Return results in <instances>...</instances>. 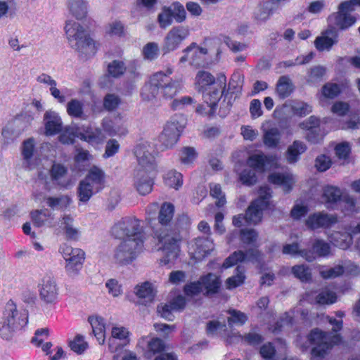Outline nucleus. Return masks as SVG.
Instances as JSON below:
<instances>
[{
	"mask_svg": "<svg viewBox=\"0 0 360 360\" xmlns=\"http://www.w3.org/2000/svg\"><path fill=\"white\" fill-rule=\"evenodd\" d=\"M134 154L138 161L134 172V185L138 192L144 195L152 191L156 172L154 145L148 141L141 142L136 146Z\"/></svg>",
	"mask_w": 360,
	"mask_h": 360,
	"instance_id": "f257e3e1",
	"label": "nucleus"
},
{
	"mask_svg": "<svg viewBox=\"0 0 360 360\" xmlns=\"http://www.w3.org/2000/svg\"><path fill=\"white\" fill-rule=\"evenodd\" d=\"M173 69L168 68L166 72L160 71L152 75L148 83L141 89V97L143 100L151 101L160 96L165 98H172L181 89L178 81L169 77Z\"/></svg>",
	"mask_w": 360,
	"mask_h": 360,
	"instance_id": "f03ea898",
	"label": "nucleus"
},
{
	"mask_svg": "<svg viewBox=\"0 0 360 360\" xmlns=\"http://www.w3.org/2000/svg\"><path fill=\"white\" fill-rule=\"evenodd\" d=\"M69 46L81 56H94L98 44L90 36L88 27L74 20H68L64 27Z\"/></svg>",
	"mask_w": 360,
	"mask_h": 360,
	"instance_id": "7ed1b4c3",
	"label": "nucleus"
},
{
	"mask_svg": "<svg viewBox=\"0 0 360 360\" xmlns=\"http://www.w3.org/2000/svg\"><path fill=\"white\" fill-rule=\"evenodd\" d=\"M328 319L333 326V332L326 333L314 328L308 335L309 342L315 345L311 351V360H323L332 347L341 342L340 335L336 333L342 329V321L330 317Z\"/></svg>",
	"mask_w": 360,
	"mask_h": 360,
	"instance_id": "20e7f679",
	"label": "nucleus"
},
{
	"mask_svg": "<svg viewBox=\"0 0 360 360\" xmlns=\"http://www.w3.org/2000/svg\"><path fill=\"white\" fill-rule=\"evenodd\" d=\"M28 322V314L25 310H19L16 304L8 301L4 309L0 327V335L6 340H11L13 335Z\"/></svg>",
	"mask_w": 360,
	"mask_h": 360,
	"instance_id": "39448f33",
	"label": "nucleus"
},
{
	"mask_svg": "<svg viewBox=\"0 0 360 360\" xmlns=\"http://www.w3.org/2000/svg\"><path fill=\"white\" fill-rule=\"evenodd\" d=\"M271 193L270 188L266 186H262L259 190V197L248 207L245 215L239 214L233 218V224L235 226L240 227L245 221L248 224H256L261 221L263 211L271 205L270 199Z\"/></svg>",
	"mask_w": 360,
	"mask_h": 360,
	"instance_id": "423d86ee",
	"label": "nucleus"
},
{
	"mask_svg": "<svg viewBox=\"0 0 360 360\" xmlns=\"http://www.w3.org/2000/svg\"><path fill=\"white\" fill-rule=\"evenodd\" d=\"M105 183V174L104 171L96 165L91 167L85 178L79 182L77 188L79 201L88 202L94 194L104 188Z\"/></svg>",
	"mask_w": 360,
	"mask_h": 360,
	"instance_id": "0eeeda50",
	"label": "nucleus"
},
{
	"mask_svg": "<svg viewBox=\"0 0 360 360\" xmlns=\"http://www.w3.org/2000/svg\"><path fill=\"white\" fill-rule=\"evenodd\" d=\"M112 235L124 240H143L141 221L134 216L122 217L112 228Z\"/></svg>",
	"mask_w": 360,
	"mask_h": 360,
	"instance_id": "6e6552de",
	"label": "nucleus"
},
{
	"mask_svg": "<svg viewBox=\"0 0 360 360\" xmlns=\"http://www.w3.org/2000/svg\"><path fill=\"white\" fill-rule=\"evenodd\" d=\"M155 236L158 238L161 244L160 248L162 252V257L160 262L163 264H169L174 263L178 258L180 253V243L181 237L179 233L169 232L167 233H159L158 231L155 232Z\"/></svg>",
	"mask_w": 360,
	"mask_h": 360,
	"instance_id": "1a4fd4ad",
	"label": "nucleus"
},
{
	"mask_svg": "<svg viewBox=\"0 0 360 360\" xmlns=\"http://www.w3.org/2000/svg\"><path fill=\"white\" fill-rule=\"evenodd\" d=\"M186 124L183 115H175L167 122L159 136L164 149L172 148L178 141Z\"/></svg>",
	"mask_w": 360,
	"mask_h": 360,
	"instance_id": "9d476101",
	"label": "nucleus"
},
{
	"mask_svg": "<svg viewBox=\"0 0 360 360\" xmlns=\"http://www.w3.org/2000/svg\"><path fill=\"white\" fill-rule=\"evenodd\" d=\"M217 85L219 89L214 88L212 91L204 93L202 98L207 105H198L195 112L200 115L212 116L214 114L217 103L221 98L226 86V77L224 74H220Z\"/></svg>",
	"mask_w": 360,
	"mask_h": 360,
	"instance_id": "9b49d317",
	"label": "nucleus"
},
{
	"mask_svg": "<svg viewBox=\"0 0 360 360\" xmlns=\"http://www.w3.org/2000/svg\"><path fill=\"white\" fill-rule=\"evenodd\" d=\"M60 252L65 260V269L70 277H75L81 271L84 261V252L79 248L63 244L60 248Z\"/></svg>",
	"mask_w": 360,
	"mask_h": 360,
	"instance_id": "f8f14e48",
	"label": "nucleus"
},
{
	"mask_svg": "<svg viewBox=\"0 0 360 360\" xmlns=\"http://www.w3.org/2000/svg\"><path fill=\"white\" fill-rule=\"evenodd\" d=\"M143 240H123L116 248L115 259L120 264L131 263L141 252Z\"/></svg>",
	"mask_w": 360,
	"mask_h": 360,
	"instance_id": "ddd939ff",
	"label": "nucleus"
},
{
	"mask_svg": "<svg viewBox=\"0 0 360 360\" xmlns=\"http://www.w3.org/2000/svg\"><path fill=\"white\" fill-rule=\"evenodd\" d=\"M323 198L328 207L340 203L341 207L347 212H353L355 210V200L349 195H342L340 188L333 186H327L323 189Z\"/></svg>",
	"mask_w": 360,
	"mask_h": 360,
	"instance_id": "4468645a",
	"label": "nucleus"
},
{
	"mask_svg": "<svg viewBox=\"0 0 360 360\" xmlns=\"http://www.w3.org/2000/svg\"><path fill=\"white\" fill-rule=\"evenodd\" d=\"M189 35L190 30L188 27L182 25L173 27L164 38L162 51L165 54L178 49Z\"/></svg>",
	"mask_w": 360,
	"mask_h": 360,
	"instance_id": "2eb2a0df",
	"label": "nucleus"
},
{
	"mask_svg": "<svg viewBox=\"0 0 360 360\" xmlns=\"http://www.w3.org/2000/svg\"><path fill=\"white\" fill-rule=\"evenodd\" d=\"M214 250V244L210 237H198L188 243V253L191 258L200 261Z\"/></svg>",
	"mask_w": 360,
	"mask_h": 360,
	"instance_id": "dca6fc26",
	"label": "nucleus"
},
{
	"mask_svg": "<svg viewBox=\"0 0 360 360\" xmlns=\"http://www.w3.org/2000/svg\"><path fill=\"white\" fill-rule=\"evenodd\" d=\"M41 300L46 304L55 303L58 300V288L55 280L49 276L44 277L38 284Z\"/></svg>",
	"mask_w": 360,
	"mask_h": 360,
	"instance_id": "f3484780",
	"label": "nucleus"
},
{
	"mask_svg": "<svg viewBox=\"0 0 360 360\" xmlns=\"http://www.w3.org/2000/svg\"><path fill=\"white\" fill-rule=\"evenodd\" d=\"M22 165L27 170H33L37 167L39 158L35 154V141L30 138L23 141L21 146Z\"/></svg>",
	"mask_w": 360,
	"mask_h": 360,
	"instance_id": "a211bd4d",
	"label": "nucleus"
},
{
	"mask_svg": "<svg viewBox=\"0 0 360 360\" xmlns=\"http://www.w3.org/2000/svg\"><path fill=\"white\" fill-rule=\"evenodd\" d=\"M350 12L347 8H342L340 4L338 11L332 13L328 18L330 27L334 26L340 30H346L353 25L356 22V18L350 14Z\"/></svg>",
	"mask_w": 360,
	"mask_h": 360,
	"instance_id": "6ab92c4d",
	"label": "nucleus"
},
{
	"mask_svg": "<svg viewBox=\"0 0 360 360\" xmlns=\"http://www.w3.org/2000/svg\"><path fill=\"white\" fill-rule=\"evenodd\" d=\"M337 222V217L333 214L317 212L310 214L305 221L307 228L315 230L320 228H329Z\"/></svg>",
	"mask_w": 360,
	"mask_h": 360,
	"instance_id": "aec40b11",
	"label": "nucleus"
},
{
	"mask_svg": "<svg viewBox=\"0 0 360 360\" xmlns=\"http://www.w3.org/2000/svg\"><path fill=\"white\" fill-rule=\"evenodd\" d=\"M129 342V332L122 326H115L112 328L111 337L108 340L109 349L115 352Z\"/></svg>",
	"mask_w": 360,
	"mask_h": 360,
	"instance_id": "412c9836",
	"label": "nucleus"
},
{
	"mask_svg": "<svg viewBox=\"0 0 360 360\" xmlns=\"http://www.w3.org/2000/svg\"><path fill=\"white\" fill-rule=\"evenodd\" d=\"M217 80L209 72L205 70L198 71L195 78V87L198 92L204 93L212 91L214 88L219 89L217 85L218 79Z\"/></svg>",
	"mask_w": 360,
	"mask_h": 360,
	"instance_id": "4be33fe9",
	"label": "nucleus"
},
{
	"mask_svg": "<svg viewBox=\"0 0 360 360\" xmlns=\"http://www.w3.org/2000/svg\"><path fill=\"white\" fill-rule=\"evenodd\" d=\"M246 260L259 262L260 260V252L257 249L249 250L245 253L241 250L236 251L226 259L223 263L222 267L227 269L235 265L238 262Z\"/></svg>",
	"mask_w": 360,
	"mask_h": 360,
	"instance_id": "5701e85b",
	"label": "nucleus"
},
{
	"mask_svg": "<svg viewBox=\"0 0 360 360\" xmlns=\"http://www.w3.org/2000/svg\"><path fill=\"white\" fill-rule=\"evenodd\" d=\"M183 53L184 55L179 59V63L184 64L188 62L191 65H199L202 56L207 53V50L193 42L183 50Z\"/></svg>",
	"mask_w": 360,
	"mask_h": 360,
	"instance_id": "b1692460",
	"label": "nucleus"
},
{
	"mask_svg": "<svg viewBox=\"0 0 360 360\" xmlns=\"http://www.w3.org/2000/svg\"><path fill=\"white\" fill-rule=\"evenodd\" d=\"M338 34L335 27H329L318 37L314 44L319 51H329L338 42Z\"/></svg>",
	"mask_w": 360,
	"mask_h": 360,
	"instance_id": "393cba45",
	"label": "nucleus"
},
{
	"mask_svg": "<svg viewBox=\"0 0 360 360\" xmlns=\"http://www.w3.org/2000/svg\"><path fill=\"white\" fill-rule=\"evenodd\" d=\"M50 176L52 181L60 187L68 188L70 184L68 169L59 162H53L50 169Z\"/></svg>",
	"mask_w": 360,
	"mask_h": 360,
	"instance_id": "a878e982",
	"label": "nucleus"
},
{
	"mask_svg": "<svg viewBox=\"0 0 360 360\" xmlns=\"http://www.w3.org/2000/svg\"><path fill=\"white\" fill-rule=\"evenodd\" d=\"M79 138L93 146H97L105 141L106 136L100 128L88 126L82 131H79Z\"/></svg>",
	"mask_w": 360,
	"mask_h": 360,
	"instance_id": "bb28decb",
	"label": "nucleus"
},
{
	"mask_svg": "<svg viewBox=\"0 0 360 360\" xmlns=\"http://www.w3.org/2000/svg\"><path fill=\"white\" fill-rule=\"evenodd\" d=\"M45 134L51 136L58 134L62 129V120L58 113L55 111H46L44 117Z\"/></svg>",
	"mask_w": 360,
	"mask_h": 360,
	"instance_id": "cd10ccee",
	"label": "nucleus"
},
{
	"mask_svg": "<svg viewBox=\"0 0 360 360\" xmlns=\"http://www.w3.org/2000/svg\"><path fill=\"white\" fill-rule=\"evenodd\" d=\"M139 344L141 347L146 345V347L144 349L146 356L148 358H151L153 355L162 352L165 349L163 341L158 338L149 339L147 337H144L139 340Z\"/></svg>",
	"mask_w": 360,
	"mask_h": 360,
	"instance_id": "c85d7f7f",
	"label": "nucleus"
},
{
	"mask_svg": "<svg viewBox=\"0 0 360 360\" xmlns=\"http://www.w3.org/2000/svg\"><path fill=\"white\" fill-rule=\"evenodd\" d=\"M271 184L281 186L286 192H289L295 182L294 176L289 173H273L269 176Z\"/></svg>",
	"mask_w": 360,
	"mask_h": 360,
	"instance_id": "c756f323",
	"label": "nucleus"
},
{
	"mask_svg": "<svg viewBox=\"0 0 360 360\" xmlns=\"http://www.w3.org/2000/svg\"><path fill=\"white\" fill-rule=\"evenodd\" d=\"M31 217L34 224L37 227L44 226L51 227L54 225V215L47 209L32 212Z\"/></svg>",
	"mask_w": 360,
	"mask_h": 360,
	"instance_id": "7c9ffc66",
	"label": "nucleus"
},
{
	"mask_svg": "<svg viewBox=\"0 0 360 360\" xmlns=\"http://www.w3.org/2000/svg\"><path fill=\"white\" fill-rule=\"evenodd\" d=\"M102 127L109 136L124 134L125 129L123 127L122 117H115L114 120L104 118L102 121Z\"/></svg>",
	"mask_w": 360,
	"mask_h": 360,
	"instance_id": "2f4dec72",
	"label": "nucleus"
},
{
	"mask_svg": "<svg viewBox=\"0 0 360 360\" xmlns=\"http://www.w3.org/2000/svg\"><path fill=\"white\" fill-rule=\"evenodd\" d=\"M92 331L100 345H103L105 340V324L103 318L98 316H92L89 318Z\"/></svg>",
	"mask_w": 360,
	"mask_h": 360,
	"instance_id": "473e14b6",
	"label": "nucleus"
},
{
	"mask_svg": "<svg viewBox=\"0 0 360 360\" xmlns=\"http://www.w3.org/2000/svg\"><path fill=\"white\" fill-rule=\"evenodd\" d=\"M44 200L46 205L53 210H64L72 203V199L68 195L47 196Z\"/></svg>",
	"mask_w": 360,
	"mask_h": 360,
	"instance_id": "72a5a7b5",
	"label": "nucleus"
},
{
	"mask_svg": "<svg viewBox=\"0 0 360 360\" xmlns=\"http://www.w3.org/2000/svg\"><path fill=\"white\" fill-rule=\"evenodd\" d=\"M275 160V157L266 156L261 153L250 155L248 159V165L254 169L262 172L269 163Z\"/></svg>",
	"mask_w": 360,
	"mask_h": 360,
	"instance_id": "f704fd0d",
	"label": "nucleus"
},
{
	"mask_svg": "<svg viewBox=\"0 0 360 360\" xmlns=\"http://www.w3.org/2000/svg\"><path fill=\"white\" fill-rule=\"evenodd\" d=\"M330 243L342 250H346L352 244V233L347 232L335 231L328 236Z\"/></svg>",
	"mask_w": 360,
	"mask_h": 360,
	"instance_id": "c9c22d12",
	"label": "nucleus"
},
{
	"mask_svg": "<svg viewBox=\"0 0 360 360\" xmlns=\"http://www.w3.org/2000/svg\"><path fill=\"white\" fill-rule=\"evenodd\" d=\"M283 253L292 256L299 255L308 262H312L315 259V257L311 250L306 249L300 250L299 245L297 243L285 245L283 248Z\"/></svg>",
	"mask_w": 360,
	"mask_h": 360,
	"instance_id": "e433bc0d",
	"label": "nucleus"
},
{
	"mask_svg": "<svg viewBox=\"0 0 360 360\" xmlns=\"http://www.w3.org/2000/svg\"><path fill=\"white\" fill-rule=\"evenodd\" d=\"M307 150L306 145L300 141H295L286 153V158L289 163H295L300 159V155Z\"/></svg>",
	"mask_w": 360,
	"mask_h": 360,
	"instance_id": "4c0bfd02",
	"label": "nucleus"
},
{
	"mask_svg": "<svg viewBox=\"0 0 360 360\" xmlns=\"http://www.w3.org/2000/svg\"><path fill=\"white\" fill-rule=\"evenodd\" d=\"M281 131L277 127H271L265 130L263 135L264 144L271 148H276L280 143Z\"/></svg>",
	"mask_w": 360,
	"mask_h": 360,
	"instance_id": "58836bf2",
	"label": "nucleus"
},
{
	"mask_svg": "<svg viewBox=\"0 0 360 360\" xmlns=\"http://www.w3.org/2000/svg\"><path fill=\"white\" fill-rule=\"evenodd\" d=\"M202 288H205L207 293H215L221 285L219 278L214 274L210 273L200 278Z\"/></svg>",
	"mask_w": 360,
	"mask_h": 360,
	"instance_id": "ea45409f",
	"label": "nucleus"
},
{
	"mask_svg": "<svg viewBox=\"0 0 360 360\" xmlns=\"http://www.w3.org/2000/svg\"><path fill=\"white\" fill-rule=\"evenodd\" d=\"M294 89L293 84L287 76L279 78L276 85V92L281 98L288 97Z\"/></svg>",
	"mask_w": 360,
	"mask_h": 360,
	"instance_id": "a19ab883",
	"label": "nucleus"
},
{
	"mask_svg": "<svg viewBox=\"0 0 360 360\" xmlns=\"http://www.w3.org/2000/svg\"><path fill=\"white\" fill-rule=\"evenodd\" d=\"M174 214V206L171 202H164L160 208L158 220L161 225L167 226L172 219Z\"/></svg>",
	"mask_w": 360,
	"mask_h": 360,
	"instance_id": "79ce46f5",
	"label": "nucleus"
},
{
	"mask_svg": "<svg viewBox=\"0 0 360 360\" xmlns=\"http://www.w3.org/2000/svg\"><path fill=\"white\" fill-rule=\"evenodd\" d=\"M73 219L70 215H64L60 226L65 230L66 236L71 240H77L80 233L79 230L73 224Z\"/></svg>",
	"mask_w": 360,
	"mask_h": 360,
	"instance_id": "37998d69",
	"label": "nucleus"
},
{
	"mask_svg": "<svg viewBox=\"0 0 360 360\" xmlns=\"http://www.w3.org/2000/svg\"><path fill=\"white\" fill-rule=\"evenodd\" d=\"M300 311V307H297L295 309L292 311L285 312L280 318V320L277 321L275 326L272 328V331L274 333H277L283 330L285 327H289L292 325L293 318L295 316V313Z\"/></svg>",
	"mask_w": 360,
	"mask_h": 360,
	"instance_id": "c03bdc74",
	"label": "nucleus"
},
{
	"mask_svg": "<svg viewBox=\"0 0 360 360\" xmlns=\"http://www.w3.org/2000/svg\"><path fill=\"white\" fill-rule=\"evenodd\" d=\"M165 184L171 188L178 190L183 184V176L176 170H169L164 176Z\"/></svg>",
	"mask_w": 360,
	"mask_h": 360,
	"instance_id": "a18cd8bd",
	"label": "nucleus"
},
{
	"mask_svg": "<svg viewBox=\"0 0 360 360\" xmlns=\"http://www.w3.org/2000/svg\"><path fill=\"white\" fill-rule=\"evenodd\" d=\"M70 11L77 20L84 19L87 13V3L84 0H73Z\"/></svg>",
	"mask_w": 360,
	"mask_h": 360,
	"instance_id": "49530a36",
	"label": "nucleus"
},
{
	"mask_svg": "<svg viewBox=\"0 0 360 360\" xmlns=\"http://www.w3.org/2000/svg\"><path fill=\"white\" fill-rule=\"evenodd\" d=\"M245 279V270L243 267L238 266L236 269V274L227 278L226 281V288L229 290L236 288L242 285Z\"/></svg>",
	"mask_w": 360,
	"mask_h": 360,
	"instance_id": "de8ad7c7",
	"label": "nucleus"
},
{
	"mask_svg": "<svg viewBox=\"0 0 360 360\" xmlns=\"http://www.w3.org/2000/svg\"><path fill=\"white\" fill-rule=\"evenodd\" d=\"M314 256L326 257L330 253V245L328 243L321 239H316L312 244V251Z\"/></svg>",
	"mask_w": 360,
	"mask_h": 360,
	"instance_id": "09e8293b",
	"label": "nucleus"
},
{
	"mask_svg": "<svg viewBox=\"0 0 360 360\" xmlns=\"http://www.w3.org/2000/svg\"><path fill=\"white\" fill-rule=\"evenodd\" d=\"M172 8L169 6H163L161 12L158 15V22L162 29H165L170 26L174 20Z\"/></svg>",
	"mask_w": 360,
	"mask_h": 360,
	"instance_id": "8fccbe9b",
	"label": "nucleus"
},
{
	"mask_svg": "<svg viewBox=\"0 0 360 360\" xmlns=\"http://www.w3.org/2000/svg\"><path fill=\"white\" fill-rule=\"evenodd\" d=\"M292 273L302 282H308L311 279V269L305 264L295 265L292 267Z\"/></svg>",
	"mask_w": 360,
	"mask_h": 360,
	"instance_id": "3c124183",
	"label": "nucleus"
},
{
	"mask_svg": "<svg viewBox=\"0 0 360 360\" xmlns=\"http://www.w3.org/2000/svg\"><path fill=\"white\" fill-rule=\"evenodd\" d=\"M127 70V66L123 61L114 60L108 65V73L110 76L117 78L121 77Z\"/></svg>",
	"mask_w": 360,
	"mask_h": 360,
	"instance_id": "603ef678",
	"label": "nucleus"
},
{
	"mask_svg": "<svg viewBox=\"0 0 360 360\" xmlns=\"http://www.w3.org/2000/svg\"><path fill=\"white\" fill-rule=\"evenodd\" d=\"M136 295L140 298L147 299L148 301L153 300L155 293L152 284L149 282H145L139 285L135 288Z\"/></svg>",
	"mask_w": 360,
	"mask_h": 360,
	"instance_id": "864d4df0",
	"label": "nucleus"
},
{
	"mask_svg": "<svg viewBox=\"0 0 360 360\" xmlns=\"http://www.w3.org/2000/svg\"><path fill=\"white\" fill-rule=\"evenodd\" d=\"M228 314H229V317L228 318L229 326L233 325L242 326L248 320V316L245 313L236 309H230L228 311Z\"/></svg>",
	"mask_w": 360,
	"mask_h": 360,
	"instance_id": "5fc2aeb1",
	"label": "nucleus"
},
{
	"mask_svg": "<svg viewBox=\"0 0 360 360\" xmlns=\"http://www.w3.org/2000/svg\"><path fill=\"white\" fill-rule=\"evenodd\" d=\"M336 300V294L333 291L326 288L316 296L315 302L319 304H329L335 302Z\"/></svg>",
	"mask_w": 360,
	"mask_h": 360,
	"instance_id": "6e6d98bb",
	"label": "nucleus"
},
{
	"mask_svg": "<svg viewBox=\"0 0 360 360\" xmlns=\"http://www.w3.org/2000/svg\"><path fill=\"white\" fill-rule=\"evenodd\" d=\"M67 112L73 117L80 118L83 115V103L77 99H72L67 104Z\"/></svg>",
	"mask_w": 360,
	"mask_h": 360,
	"instance_id": "4d7b16f0",
	"label": "nucleus"
},
{
	"mask_svg": "<svg viewBox=\"0 0 360 360\" xmlns=\"http://www.w3.org/2000/svg\"><path fill=\"white\" fill-rule=\"evenodd\" d=\"M179 157L181 164L189 166L195 160L197 153L193 148L184 147L180 150Z\"/></svg>",
	"mask_w": 360,
	"mask_h": 360,
	"instance_id": "13d9d810",
	"label": "nucleus"
},
{
	"mask_svg": "<svg viewBox=\"0 0 360 360\" xmlns=\"http://www.w3.org/2000/svg\"><path fill=\"white\" fill-rule=\"evenodd\" d=\"M79 129L73 127H69L65 129L63 133L59 136V140L64 144H72L76 137L79 138Z\"/></svg>",
	"mask_w": 360,
	"mask_h": 360,
	"instance_id": "bf43d9fd",
	"label": "nucleus"
},
{
	"mask_svg": "<svg viewBox=\"0 0 360 360\" xmlns=\"http://www.w3.org/2000/svg\"><path fill=\"white\" fill-rule=\"evenodd\" d=\"M326 73V68L322 65H316L310 69L308 73L307 81L314 84L319 82Z\"/></svg>",
	"mask_w": 360,
	"mask_h": 360,
	"instance_id": "052dcab7",
	"label": "nucleus"
},
{
	"mask_svg": "<svg viewBox=\"0 0 360 360\" xmlns=\"http://www.w3.org/2000/svg\"><path fill=\"white\" fill-rule=\"evenodd\" d=\"M15 0H0V19L11 15L15 10Z\"/></svg>",
	"mask_w": 360,
	"mask_h": 360,
	"instance_id": "680f3d73",
	"label": "nucleus"
},
{
	"mask_svg": "<svg viewBox=\"0 0 360 360\" xmlns=\"http://www.w3.org/2000/svg\"><path fill=\"white\" fill-rule=\"evenodd\" d=\"M69 345L71 349L77 354L83 353L88 347V343L81 335H76L74 340L70 342Z\"/></svg>",
	"mask_w": 360,
	"mask_h": 360,
	"instance_id": "e2e57ef3",
	"label": "nucleus"
},
{
	"mask_svg": "<svg viewBox=\"0 0 360 360\" xmlns=\"http://www.w3.org/2000/svg\"><path fill=\"white\" fill-rule=\"evenodd\" d=\"M169 7L172 8V14L174 20L177 23H181L186 18V12L184 6L179 2H174Z\"/></svg>",
	"mask_w": 360,
	"mask_h": 360,
	"instance_id": "0e129e2a",
	"label": "nucleus"
},
{
	"mask_svg": "<svg viewBox=\"0 0 360 360\" xmlns=\"http://www.w3.org/2000/svg\"><path fill=\"white\" fill-rule=\"evenodd\" d=\"M143 56L145 59L153 60L158 56L159 46L155 42H149L143 48Z\"/></svg>",
	"mask_w": 360,
	"mask_h": 360,
	"instance_id": "69168bd1",
	"label": "nucleus"
},
{
	"mask_svg": "<svg viewBox=\"0 0 360 360\" xmlns=\"http://www.w3.org/2000/svg\"><path fill=\"white\" fill-rule=\"evenodd\" d=\"M344 273V267L342 265H336L332 268L323 267L320 269L321 276L326 279L336 278Z\"/></svg>",
	"mask_w": 360,
	"mask_h": 360,
	"instance_id": "338daca9",
	"label": "nucleus"
},
{
	"mask_svg": "<svg viewBox=\"0 0 360 360\" xmlns=\"http://www.w3.org/2000/svg\"><path fill=\"white\" fill-rule=\"evenodd\" d=\"M259 352L262 357L265 360H277L278 357L282 356L276 355L275 347L270 342L263 345L260 348Z\"/></svg>",
	"mask_w": 360,
	"mask_h": 360,
	"instance_id": "774afa93",
	"label": "nucleus"
}]
</instances>
